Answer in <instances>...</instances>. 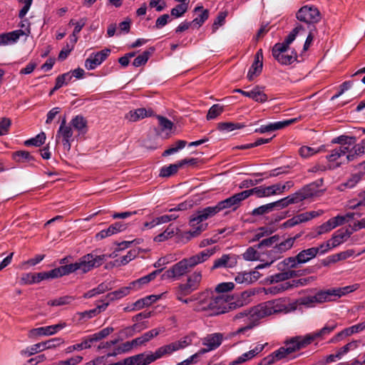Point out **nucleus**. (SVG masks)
<instances>
[{"label": "nucleus", "mask_w": 365, "mask_h": 365, "mask_svg": "<svg viewBox=\"0 0 365 365\" xmlns=\"http://www.w3.org/2000/svg\"><path fill=\"white\" fill-rule=\"evenodd\" d=\"M297 19L299 21L307 24H314L321 19L320 12L315 6H304L296 14Z\"/></svg>", "instance_id": "14"}, {"label": "nucleus", "mask_w": 365, "mask_h": 365, "mask_svg": "<svg viewBox=\"0 0 365 365\" xmlns=\"http://www.w3.org/2000/svg\"><path fill=\"white\" fill-rule=\"evenodd\" d=\"M345 222V217L337 215L330 218L328 221L318 226L316 229L318 235L327 233L338 226L342 225Z\"/></svg>", "instance_id": "27"}, {"label": "nucleus", "mask_w": 365, "mask_h": 365, "mask_svg": "<svg viewBox=\"0 0 365 365\" xmlns=\"http://www.w3.org/2000/svg\"><path fill=\"white\" fill-rule=\"evenodd\" d=\"M319 250L315 247H311L307 250H304L298 253L295 257H290L286 258V262L291 266H294L295 268L298 267L299 264H304L312 259L314 258L319 253Z\"/></svg>", "instance_id": "17"}, {"label": "nucleus", "mask_w": 365, "mask_h": 365, "mask_svg": "<svg viewBox=\"0 0 365 365\" xmlns=\"http://www.w3.org/2000/svg\"><path fill=\"white\" fill-rule=\"evenodd\" d=\"M299 202H300V201L297 195V192H295L294 193L291 194L286 197L280 199L276 202H274L273 203L274 204V207H279L280 208H284L289 205L297 204Z\"/></svg>", "instance_id": "44"}, {"label": "nucleus", "mask_w": 365, "mask_h": 365, "mask_svg": "<svg viewBox=\"0 0 365 365\" xmlns=\"http://www.w3.org/2000/svg\"><path fill=\"white\" fill-rule=\"evenodd\" d=\"M194 12H200L199 16L192 21L193 26L199 28L208 19L209 11L207 9H204L202 6H198L194 9Z\"/></svg>", "instance_id": "42"}, {"label": "nucleus", "mask_w": 365, "mask_h": 365, "mask_svg": "<svg viewBox=\"0 0 365 365\" xmlns=\"http://www.w3.org/2000/svg\"><path fill=\"white\" fill-rule=\"evenodd\" d=\"M187 145V142L183 140H179L175 142V143L170 148L165 150L162 155L163 157L174 154L178 152L180 150H182Z\"/></svg>", "instance_id": "58"}, {"label": "nucleus", "mask_w": 365, "mask_h": 365, "mask_svg": "<svg viewBox=\"0 0 365 365\" xmlns=\"http://www.w3.org/2000/svg\"><path fill=\"white\" fill-rule=\"evenodd\" d=\"M278 184H274L270 186L264 187L259 186L254 188L247 190L249 193V197L252 195H256L257 197H264L271 195H279Z\"/></svg>", "instance_id": "30"}, {"label": "nucleus", "mask_w": 365, "mask_h": 365, "mask_svg": "<svg viewBox=\"0 0 365 365\" xmlns=\"http://www.w3.org/2000/svg\"><path fill=\"white\" fill-rule=\"evenodd\" d=\"M299 236H300V235H297L294 237L287 238V240H285L284 241H283L279 244L276 243L275 246L277 247L278 250L280 251V253L282 254L283 252L289 250V249H291L292 247L294 241L297 238H299Z\"/></svg>", "instance_id": "52"}, {"label": "nucleus", "mask_w": 365, "mask_h": 365, "mask_svg": "<svg viewBox=\"0 0 365 365\" xmlns=\"http://www.w3.org/2000/svg\"><path fill=\"white\" fill-rule=\"evenodd\" d=\"M73 134L71 126L66 124V119L64 118L61 121L56 135V143H61L63 145V149L69 151L71 147V142L73 140Z\"/></svg>", "instance_id": "13"}, {"label": "nucleus", "mask_w": 365, "mask_h": 365, "mask_svg": "<svg viewBox=\"0 0 365 365\" xmlns=\"http://www.w3.org/2000/svg\"><path fill=\"white\" fill-rule=\"evenodd\" d=\"M352 232L353 231H350L349 229L345 228L336 230L329 240L331 242L332 247H336L346 242L350 237Z\"/></svg>", "instance_id": "36"}, {"label": "nucleus", "mask_w": 365, "mask_h": 365, "mask_svg": "<svg viewBox=\"0 0 365 365\" xmlns=\"http://www.w3.org/2000/svg\"><path fill=\"white\" fill-rule=\"evenodd\" d=\"M284 344L291 355L296 351L306 348L310 344L307 335L305 334L304 336H295L290 337L284 341Z\"/></svg>", "instance_id": "20"}, {"label": "nucleus", "mask_w": 365, "mask_h": 365, "mask_svg": "<svg viewBox=\"0 0 365 365\" xmlns=\"http://www.w3.org/2000/svg\"><path fill=\"white\" fill-rule=\"evenodd\" d=\"M224 339V334L222 333L217 332L207 334L202 339V344L206 348L201 349L197 352L201 356L208 351L217 349L222 344Z\"/></svg>", "instance_id": "15"}, {"label": "nucleus", "mask_w": 365, "mask_h": 365, "mask_svg": "<svg viewBox=\"0 0 365 365\" xmlns=\"http://www.w3.org/2000/svg\"><path fill=\"white\" fill-rule=\"evenodd\" d=\"M248 197L249 193L246 190L242 192L236 193L224 200L220 201L217 205L220 212L228 208H232L233 210H235L240 207L241 202Z\"/></svg>", "instance_id": "16"}, {"label": "nucleus", "mask_w": 365, "mask_h": 365, "mask_svg": "<svg viewBox=\"0 0 365 365\" xmlns=\"http://www.w3.org/2000/svg\"><path fill=\"white\" fill-rule=\"evenodd\" d=\"M196 334L191 332L179 340L160 347L163 356L172 354L173 352L183 349L192 344Z\"/></svg>", "instance_id": "10"}, {"label": "nucleus", "mask_w": 365, "mask_h": 365, "mask_svg": "<svg viewBox=\"0 0 365 365\" xmlns=\"http://www.w3.org/2000/svg\"><path fill=\"white\" fill-rule=\"evenodd\" d=\"M272 232V230L270 228L266 227H262L257 229L253 237L250 240V242H257L259 241L261 238L268 236Z\"/></svg>", "instance_id": "61"}, {"label": "nucleus", "mask_w": 365, "mask_h": 365, "mask_svg": "<svg viewBox=\"0 0 365 365\" xmlns=\"http://www.w3.org/2000/svg\"><path fill=\"white\" fill-rule=\"evenodd\" d=\"M160 347L155 352H145L127 358L128 365H148L163 358Z\"/></svg>", "instance_id": "12"}, {"label": "nucleus", "mask_w": 365, "mask_h": 365, "mask_svg": "<svg viewBox=\"0 0 365 365\" xmlns=\"http://www.w3.org/2000/svg\"><path fill=\"white\" fill-rule=\"evenodd\" d=\"M76 272H77L76 262L63 265L52 269V274L56 276V278L68 275Z\"/></svg>", "instance_id": "41"}, {"label": "nucleus", "mask_w": 365, "mask_h": 365, "mask_svg": "<svg viewBox=\"0 0 365 365\" xmlns=\"http://www.w3.org/2000/svg\"><path fill=\"white\" fill-rule=\"evenodd\" d=\"M262 60V50L259 49L256 53L255 61L252 64L247 73V78L250 81H252L255 76H259L261 73L263 66Z\"/></svg>", "instance_id": "31"}, {"label": "nucleus", "mask_w": 365, "mask_h": 365, "mask_svg": "<svg viewBox=\"0 0 365 365\" xmlns=\"http://www.w3.org/2000/svg\"><path fill=\"white\" fill-rule=\"evenodd\" d=\"M126 225L121 222H116L110 225L107 229L103 230L96 235L97 240H103L106 237L112 236L126 229Z\"/></svg>", "instance_id": "32"}, {"label": "nucleus", "mask_w": 365, "mask_h": 365, "mask_svg": "<svg viewBox=\"0 0 365 365\" xmlns=\"http://www.w3.org/2000/svg\"><path fill=\"white\" fill-rule=\"evenodd\" d=\"M212 294L213 291L207 289L195 294L194 310L196 312H207L210 314V307L212 305Z\"/></svg>", "instance_id": "19"}, {"label": "nucleus", "mask_w": 365, "mask_h": 365, "mask_svg": "<svg viewBox=\"0 0 365 365\" xmlns=\"http://www.w3.org/2000/svg\"><path fill=\"white\" fill-rule=\"evenodd\" d=\"M324 213V211L322 210H312L305 212H302L297 215V217L298 219L299 223L307 222L315 217H317L322 215Z\"/></svg>", "instance_id": "46"}, {"label": "nucleus", "mask_w": 365, "mask_h": 365, "mask_svg": "<svg viewBox=\"0 0 365 365\" xmlns=\"http://www.w3.org/2000/svg\"><path fill=\"white\" fill-rule=\"evenodd\" d=\"M110 50L105 48L99 52L93 53L85 61V67L91 71L100 66L109 56Z\"/></svg>", "instance_id": "22"}, {"label": "nucleus", "mask_w": 365, "mask_h": 365, "mask_svg": "<svg viewBox=\"0 0 365 365\" xmlns=\"http://www.w3.org/2000/svg\"><path fill=\"white\" fill-rule=\"evenodd\" d=\"M235 281L238 284H250L254 282L251 272H240L235 277Z\"/></svg>", "instance_id": "63"}, {"label": "nucleus", "mask_w": 365, "mask_h": 365, "mask_svg": "<svg viewBox=\"0 0 365 365\" xmlns=\"http://www.w3.org/2000/svg\"><path fill=\"white\" fill-rule=\"evenodd\" d=\"M244 96L252 98L258 103H264L267 101V96L263 92L262 88L255 86L250 91H246Z\"/></svg>", "instance_id": "40"}, {"label": "nucleus", "mask_w": 365, "mask_h": 365, "mask_svg": "<svg viewBox=\"0 0 365 365\" xmlns=\"http://www.w3.org/2000/svg\"><path fill=\"white\" fill-rule=\"evenodd\" d=\"M329 302L327 290L318 292L314 296L302 297L296 302L297 304L307 307H312L315 303Z\"/></svg>", "instance_id": "28"}, {"label": "nucleus", "mask_w": 365, "mask_h": 365, "mask_svg": "<svg viewBox=\"0 0 365 365\" xmlns=\"http://www.w3.org/2000/svg\"><path fill=\"white\" fill-rule=\"evenodd\" d=\"M66 326V324L63 322L54 325L32 329L29 333V336L30 338H34L40 336H51L63 329Z\"/></svg>", "instance_id": "21"}, {"label": "nucleus", "mask_w": 365, "mask_h": 365, "mask_svg": "<svg viewBox=\"0 0 365 365\" xmlns=\"http://www.w3.org/2000/svg\"><path fill=\"white\" fill-rule=\"evenodd\" d=\"M106 255H97L89 253L80 257L76 262V270L80 274H86L93 268L100 267L107 258Z\"/></svg>", "instance_id": "6"}, {"label": "nucleus", "mask_w": 365, "mask_h": 365, "mask_svg": "<svg viewBox=\"0 0 365 365\" xmlns=\"http://www.w3.org/2000/svg\"><path fill=\"white\" fill-rule=\"evenodd\" d=\"M153 110L150 108L146 109L140 108L130 110L126 115L125 118L130 122H136L147 117L153 115Z\"/></svg>", "instance_id": "35"}, {"label": "nucleus", "mask_w": 365, "mask_h": 365, "mask_svg": "<svg viewBox=\"0 0 365 365\" xmlns=\"http://www.w3.org/2000/svg\"><path fill=\"white\" fill-rule=\"evenodd\" d=\"M274 208V204L273 202L268 203L264 205H261L257 208H255L252 211V215L259 216L272 212Z\"/></svg>", "instance_id": "59"}, {"label": "nucleus", "mask_w": 365, "mask_h": 365, "mask_svg": "<svg viewBox=\"0 0 365 365\" xmlns=\"http://www.w3.org/2000/svg\"><path fill=\"white\" fill-rule=\"evenodd\" d=\"M217 247L205 249L189 257H185L174 264L162 274L163 279H180L187 274L194 267L200 264L212 257Z\"/></svg>", "instance_id": "1"}, {"label": "nucleus", "mask_w": 365, "mask_h": 365, "mask_svg": "<svg viewBox=\"0 0 365 365\" xmlns=\"http://www.w3.org/2000/svg\"><path fill=\"white\" fill-rule=\"evenodd\" d=\"M267 344H257L252 349L250 350L249 351L244 353L241 356H238L235 360L232 361L231 362V365H237L241 364L244 362H246L247 361L251 360L255 356H256L258 354L262 352Z\"/></svg>", "instance_id": "34"}, {"label": "nucleus", "mask_w": 365, "mask_h": 365, "mask_svg": "<svg viewBox=\"0 0 365 365\" xmlns=\"http://www.w3.org/2000/svg\"><path fill=\"white\" fill-rule=\"evenodd\" d=\"M357 346H358V341H352L346 344L341 348H340L337 351V352L336 354V356H339V358L341 359L344 355L346 354L349 351L356 349L357 348Z\"/></svg>", "instance_id": "62"}, {"label": "nucleus", "mask_w": 365, "mask_h": 365, "mask_svg": "<svg viewBox=\"0 0 365 365\" xmlns=\"http://www.w3.org/2000/svg\"><path fill=\"white\" fill-rule=\"evenodd\" d=\"M304 29L302 26H296L292 31L286 37L282 43L274 44L272 48L273 57L282 65H290L297 59V53L292 51L291 54H286L289 46L294 41L297 35L301 31H304Z\"/></svg>", "instance_id": "3"}, {"label": "nucleus", "mask_w": 365, "mask_h": 365, "mask_svg": "<svg viewBox=\"0 0 365 365\" xmlns=\"http://www.w3.org/2000/svg\"><path fill=\"white\" fill-rule=\"evenodd\" d=\"M297 302L289 303L286 298L267 301L260 304L255 309V314L259 318H263L279 312L288 313L296 310Z\"/></svg>", "instance_id": "4"}, {"label": "nucleus", "mask_w": 365, "mask_h": 365, "mask_svg": "<svg viewBox=\"0 0 365 365\" xmlns=\"http://www.w3.org/2000/svg\"><path fill=\"white\" fill-rule=\"evenodd\" d=\"M244 127V124L239 123L222 122L217 124V129L222 132H230Z\"/></svg>", "instance_id": "50"}, {"label": "nucleus", "mask_w": 365, "mask_h": 365, "mask_svg": "<svg viewBox=\"0 0 365 365\" xmlns=\"http://www.w3.org/2000/svg\"><path fill=\"white\" fill-rule=\"evenodd\" d=\"M154 51V48L151 47L148 50L143 51L141 54L138 55L133 61V65L135 67H140L143 65H145L151 53Z\"/></svg>", "instance_id": "47"}, {"label": "nucleus", "mask_w": 365, "mask_h": 365, "mask_svg": "<svg viewBox=\"0 0 365 365\" xmlns=\"http://www.w3.org/2000/svg\"><path fill=\"white\" fill-rule=\"evenodd\" d=\"M25 34L22 30H16L0 35V46H4L16 42L20 36Z\"/></svg>", "instance_id": "38"}, {"label": "nucleus", "mask_w": 365, "mask_h": 365, "mask_svg": "<svg viewBox=\"0 0 365 365\" xmlns=\"http://www.w3.org/2000/svg\"><path fill=\"white\" fill-rule=\"evenodd\" d=\"M266 254L267 255L268 260L264 263L258 264L256 267V269H261L269 267L274 262L279 259L282 256L280 251L278 250L275 245L273 246L271 250H268Z\"/></svg>", "instance_id": "39"}, {"label": "nucleus", "mask_w": 365, "mask_h": 365, "mask_svg": "<svg viewBox=\"0 0 365 365\" xmlns=\"http://www.w3.org/2000/svg\"><path fill=\"white\" fill-rule=\"evenodd\" d=\"M72 79L71 72L65 73L58 76L56 79V84L53 90H58L64 85H67Z\"/></svg>", "instance_id": "56"}, {"label": "nucleus", "mask_w": 365, "mask_h": 365, "mask_svg": "<svg viewBox=\"0 0 365 365\" xmlns=\"http://www.w3.org/2000/svg\"><path fill=\"white\" fill-rule=\"evenodd\" d=\"M255 247H250L243 253V259L247 261H255L260 259L259 253L257 251Z\"/></svg>", "instance_id": "57"}, {"label": "nucleus", "mask_w": 365, "mask_h": 365, "mask_svg": "<svg viewBox=\"0 0 365 365\" xmlns=\"http://www.w3.org/2000/svg\"><path fill=\"white\" fill-rule=\"evenodd\" d=\"M237 258L235 255L225 254L213 262L212 270L220 268H232L236 266Z\"/></svg>", "instance_id": "26"}, {"label": "nucleus", "mask_w": 365, "mask_h": 365, "mask_svg": "<svg viewBox=\"0 0 365 365\" xmlns=\"http://www.w3.org/2000/svg\"><path fill=\"white\" fill-rule=\"evenodd\" d=\"M322 184L323 179L321 178L304 186L297 190L296 192L299 199V201L302 202L304 200L319 195L321 192L319 187H322Z\"/></svg>", "instance_id": "18"}, {"label": "nucleus", "mask_w": 365, "mask_h": 365, "mask_svg": "<svg viewBox=\"0 0 365 365\" xmlns=\"http://www.w3.org/2000/svg\"><path fill=\"white\" fill-rule=\"evenodd\" d=\"M74 299L75 298L73 297L66 295L63 297H60L56 299H51L48 302L47 304L48 305L53 307L63 306L71 304Z\"/></svg>", "instance_id": "54"}, {"label": "nucleus", "mask_w": 365, "mask_h": 365, "mask_svg": "<svg viewBox=\"0 0 365 365\" xmlns=\"http://www.w3.org/2000/svg\"><path fill=\"white\" fill-rule=\"evenodd\" d=\"M14 159L19 163H25L33 160V157L29 152L21 150L14 153Z\"/></svg>", "instance_id": "64"}, {"label": "nucleus", "mask_w": 365, "mask_h": 365, "mask_svg": "<svg viewBox=\"0 0 365 365\" xmlns=\"http://www.w3.org/2000/svg\"><path fill=\"white\" fill-rule=\"evenodd\" d=\"M162 269H157L150 273L149 274L140 277L129 284L131 290L137 291L142 289L145 285L152 281L157 274H158Z\"/></svg>", "instance_id": "37"}, {"label": "nucleus", "mask_w": 365, "mask_h": 365, "mask_svg": "<svg viewBox=\"0 0 365 365\" xmlns=\"http://www.w3.org/2000/svg\"><path fill=\"white\" fill-rule=\"evenodd\" d=\"M297 121V118H292L284 121H279L268 125H262L259 128L255 129V133H264L276 130H279L285 128Z\"/></svg>", "instance_id": "33"}, {"label": "nucleus", "mask_w": 365, "mask_h": 365, "mask_svg": "<svg viewBox=\"0 0 365 365\" xmlns=\"http://www.w3.org/2000/svg\"><path fill=\"white\" fill-rule=\"evenodd\" d=\"M220 212L217 205L209 206L196 211L191 217L189 221L190 230L183 233V237L187 240L198 237L202 232L206 230L207 223H203L204 221L212 217Z\"/></svg>", "instance_id": "2"}, {"label": "nucleus", "mask_w": 365, "mask_h": 365, "mask_svg": "<svg viewBox=\"0 0 365 365\" xmlns=\"http://www.w3.org/2000/svg\"><path fill=\"white\" fill-rule=\"evenodd\" d=\"M306 279H294L290 282H285L282 284H278L277 285L270 287L267 289V294H277L281 293L284 291L290 289L294 287H298L299 286H303L306 284L307 282Z\"/></svg>", "instance_id": "23"}, {"label": "nucleus", "mask_w": 365, "mask_h": 365, "mask_svg": "<svg viewBox=\"0 0 365 365\" xmlns=\"http://www.w3.org/2000/svg\"><path fill=\"white\" fill-rule=\"evenodd\" d=\"M45 140L46 135L43 132H42L36 135L34 138L26 140L24 144L26 146L39 147L44 143Z\"/></svg>", "instance_id": "55"}, {"label": "nucleus", "mask_w": 365, "mask_h": 365, "mask_svg": "<svg viewBox=\"0 0 365 365\" xmlns=\"http://www.w3.org/2000/svg\"><path fill=\"white\" fill-rule=\"evenodd\" d=\"M90 341V336L85 338L82 341L81 343L68 346L65 349V352L66 354H70L76 350H82L84 349H89V348H91V344L93 343V341Z\"/></svg>", "instance_id": "51"}, {"label": "nucleus", "mask_w": 365, "mask_h": 365, "mask_svg": "<svg viewBox=\"0 0 365 365\" xmlns=\"http://www.w3.org/2000/svg\"><path fill=\"white\" fill-rule=\"evenodd\" d=\"M202 280V271L197 269L187 275L186 282L178 286L180 292L184 295H188L199 289Z\"/></svg>", "instance_id": "11"}, {"label": "nucleus", "mask_w": 365, "mask_h": 365, "mask_svg": "<svg viewBox=\"0 0 365 365\" xmlns=\"http://www.w3.org/2000/svg\"><path fill=\"white\" fill-rule=\"evenodd\" d=\"M277 269L280 271L279 273H277L269 276V280L271 283H278L286 281L287 279L299 276V271H295L292 269L295 268L294 266H291L286 262V259L277 264Z\"/></svg>", "instance_id": "8"}, {"label": "nucleus", "mask_w": 365, "mask_h": 365, "mask_svg": "<svg viewBox=\"0 0 365 365\" xmlns=\"http://www.w3.org/2000/svg\"><path fill=\"white\" fill-rule=\"evenodd\" d=\"M344 135H341L334 138L331 142L333 143H338L340 145L338 148L333 149L330 154L327 155V159L329 163H334V168L339 167L343 164H347L349 162H345V159L349 154V148L346 144Z\"/></svg>", "instance_id": "5"}, {"label": "nucleus", "mask_w": 365, "mask_h": 365, "mask_svg": "<svg viewBox=\"0 0 365 365\" xmlns=\"http://www.w3.org/2000/svg\"><path fill=\"white\" fill-rule=\"evenodd\" d=\"M131 291L130 285L127 287H123L118 290L113 291L112 292L108 293L106 296V299H108L109 301H115L117 299H120L130 294Z\"/></svg>", "instance_id": "45"}, {"label": "nucleus", "mask_w": 365, "mask_h": 365, "mask_svg": "<svg viewBox=\"0 0 365 365\" xmlns=\"http://www.w3.org/2000/svg\"><path fill=\"white\" fill-rule=\"evenodd\" d=\"M114 331V329L113 327H108L106 328H104L99 331L98 332H96L92 335H90V341L96 342L98 341L106 336H108L110 334H111Z\"/></svg>", "instance_id": "53"}, {"label": "nucleus", "mask_w": 365, "mask_h": 365, "mask_svg": "<svg viewBox=\"0 0 365 365\" xmlns=\"http://www.w3.org/2000/svg\"><path fill=\"white\" fill-rule=\"evenodd\" d=\"M289 356L287 349L283 346L262 359L258 365H272L278 361L288 359Z\"/></svg>", "instance_id": "24"}, {"label": "nucleus", "mask_w": 365, "mask_h": 365, "mask_svg": "<svg viewBox=\"0 0 365 365\" xmlns=\"http://www.w3.org/2000/svg\"><path fill=\"white\" fill-rule=\"evenodd\" d=\"M344 138L349 152L345 162L356 160L365 153V138L359 143H356V138L354 136L344 135Z\"/></svg>", "instance_id": "9"}, {"label": "nucleus", "mask_w": 365, "mask_h": 365, "mask_svg": "<svg viewBox=\"0 0 365 365\" xmlns=\"http://www.w3.org/2000/svg\"><path fill=\"white\" fill-rule=\"evenodd\" d=\"M181 168L179 162L175 164H170L168 166H163L160 170L159 175L163 178H168L175 174Z\"/></svg>", "instance_id": "49"}, {"label": "nucleus", "mask_w": 365, "mask_h": 365, "mask_svg": "<svg viewBox=\"0 0 365 365\" xmlns=\"http://www.w3.org/2000/svg\"><path fill=\"white\" fill-rule=\"evenodd\" d=\"M230 297L227 294H215L213 292L210 307V315H218L229 312L232 309Z\"/></svg>", "instance_id": "7"}, {"label": "nucleus", "mask_w": 365, "mask_h": 365, "mask_svg": "<svg viewBox=\"0 0 365 365\" xmlns=\"http://www.w3.org/2000/svg\"><path fill=\"white\" fill-rule=\"evenodd\" d=\"M359 284H354L351 285L336 287L327 289L329 301H334L349 293L353 292L359 288Z\"/></svg>", "instance_id": "25"}, {"label": "nucleus", "mask_w": 365, "mask_h": 365, "mask_svg": "<svg viewBox=\"0 0 365 365\" xmlns=\"http://www.w3.org/2000/svg\"><path fill=\"white\" fill-rule=\"evenodd\" d=\"M110 289H111L110 284L106 282H102L99 284L96 287L84 293L83 297L85 299L92 298L96 295L103 294Z\"/></svg>", "instance_id": "43"}, {"label": "nucleus", "mask_w": 365, "mask_h": 365, "mask_svg": "<svg viewBox=\"0 0 365 365\" xmlns=\"http://www.w3.org/2000/svg\"><path fill=\"white\" fill-rule=\"evenodd\" d=\"M71 125L77 130L79 133H84L86 131L87 121L81 115H76L71 121Z\"/></svg>", "instance_id": "48"}, {"label": "nucleus", "mask_w": 365, "mask_h": 365, "mask_svg": "<svg viewBox=\"0 0 365 365\" xmlns=\"http://www.w3.org/2000/svg\"><path fill=\"white\" fill-rule=\"evenodd\" d=\"M336 327V323H329L325 324V326L321 329L317 330L315 331L307 334V337L311 344L316 340H322L327 336L329 335Z\"/></svg>", "instance_id": "29"}, {"label": "nucleus", "mask_w": 365, "mask_h": 365, "mask_svg": "<svg viewBox=\"0 0 365 365\" xmlns=\"http://www.w3.org/2000/svg\"><path fill=\"white\" fill-rule=\"evenodd\" d=\"M224 110V106L219 105V104H215L212 106L210 107L209 109L207 114V120H212L216 118L217 116H219Z\"/></svg>", "instance_id": "60"}]
</instances>
